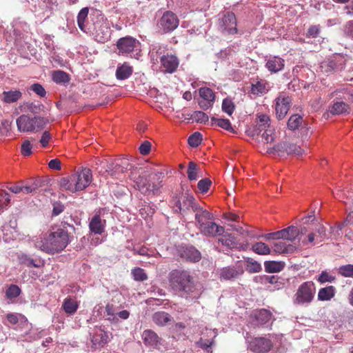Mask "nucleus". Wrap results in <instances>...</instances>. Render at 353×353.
Segmentation results:
<instances>
[{"label": "nucleus", "mask_w": 353, "mask_h": 353, "mask_svg": "<svg viewBox=\"0 0 353 353\" xmlns=\"http://www.w3.org/2000/svg\"><path fill=\"white\" fill-rule=\"evenodd\" d=\"M68 227L74 230L73 225L62 223L61 227L56 230L37 237L34 241V246L49 254L60 253L71 241L70 233L67 230Z\"/></svg>", "instance_id": "1"}, {"label": "nucleus", "mask_w": 353, "mask_h": 353, "mask_svg": "<svg viewBox=\"0 0 353 353\" xmlns=\"http://www.w3.org/2000/svg\"><path fill=\"white\" fill-rule=\"evenodd\" d=\"M129 177L134 183V187L145 195H155L159 193L163 187V173L149 172L143 168H134L131 170Z\"/></svg>", "instance_id": "2"}, {"label": "nucleus", "mask_w": 353, "mask_h": 353, "mask_svg": "<svg viewBox=\"0 0 353 353\" xmlns=\"http://www.w3.org/2000/svg\"><path fill=\"white\" fill-rule=\"evenodd\" d=\"M168 281L174 291L189 294L194 290L193 276L187 270L178 268L171 270L168 274Z\"/></svg>", "instance_id": "3"}, {"label": "nucleus", "mask_w": 353, "mask_h": 353, "mask_svg": "<svg viewBox=\"0 0 353 353\" xmlns=\"http://www.w3.org/2000/svg\"><path fill=\"white\" fill-rule=\"evenodd\" d=\"M150 55L154 63H158L159 59H160L161 64L165 72L173 73L179 66L178 58L174 54L168 53L166 45L154 46L150 52Z\"/></svg>", "instance_id": "4"}, {"label": "nucleus", "mask_w": 353, "mask_h": 353, "mask_svg": "<svg viewBox=\"0 0 353 353\" xmlns=\"http://www.w3.org/2000/svg\"><path fill=\"white\" fill-rule=\"evenodd\" d=\"M170 204L174 212L181 214L185 213L190 209L194 212L199 206L194 196L189 191L182 193L180 196H173Z\"/></svg>", "instance_id": "5"}, {"label": "nucleus", "mask_w": 353, "mask_h": 353, "mask_svg": "<svg viewBox=\"0 0 353 353\" xmlns=\"http://www.w3.org/2000/svg\"><path fill=\"white\" fill-rule=\"evenodd\" d=\"M316 288L312 281L303 283L297 289L294 296V303L297 305L310 303L314 297Z\"/></svg>", "instance_id": "6"}, {"label": "nucleus", "mask_w": 353, "mask_h": 353, "mask_svg": "<svg viewBox=\"0 0 353 353\" xmlns=\"http://www.w3.org/2000/svg\"><path fill=\"white\" fill-rule=\"evenodd\" d=\"M179 23L177 16L171 11H166L157 22V27L162 34L175 30Z\"/></svg>", "instance_id": "7"}, {"label": "nucleus", "mask_w": 353, "mask_h": 353, "mask_svg": "<svg viewBox=\"0 0 353 353\" xmlns=\"http://www.w3.org/2000/svg\"><path fill=\"white\" fill-rule=\"evenodd\" d=\"M292 104L291 98L283 92L279 93L274 100V107L276 118L283 119L288 114Z\"/></svg>", "instance_id": "8"}, {"label": "nucleus", "mask_w": 353, "mask_h": 353, "mask_svg": "<svg viewBox=\"0 0 353 353\" xmlns=\"http://www.w3.org/2000/svg\"><path fill=\"white\" fill-rule=\"evenodd\" d=\"M72 179L74 183L77 191H81L86 188L92 182V170L87 168H83L79 172L72 174Z\"/></svg>", "instance_id": "9"}, {"label": "nucleus", "mask_w": 353, "mask_h": 353, "mask_svg": "<svg viewBox=\"0 0 353 353\" xmlns=\"http://www.w3.org/2000/svg\"><path fill=\"white\" fill-rule=\"evenodd\" d=\"M130 164L127 160H114L106 165L105 172L116 179H121L122 175L128 170Z\"/></svg>", "instance_id": "10"}, {"label": "nucleus", "mask_w": 353, "mask_h": 353, "mask_svg": "<svg viewBox=\"0 0 353 353\" xmlns=\"http://www.w3.org/2000/svg\"><path fill=\"white\" fill-rule=\"evenodd\" d=\"M250 317L252 323L259 327L268 323L272 318V314L270 310L263 308L253 311Z\"/></svg>", "instance_id": "11"}, {"label": "nucleus", "mask_w": 353, "mask_h": 353, "mask_svg": "<svg viewBox=\"0 0 353 353\" xmlns=\"http://www.w3.org/2000/svg\"><path fill=\"white\" fill-rule=\"evenodd\" d=\"M250 350L255 353H267L273 347L271 340L260 337L254 339L250 344Z\"/></svg>", "instance_id": "12"}, {"label": "nucleus", "mask_w": 353, "mask_h": 353, "mask_svg": "<svg viewBox=\"0 0 353 353\" xmlns=\"http://www.w3.org/2000/svg\"><path fill=\"white\" fill-rule=\"evenodd\" d=\"M138 43L139 41H137L135 39L131 37H125L121 38L117 41V47L119 51V53L129 54L134 51L137 44Z\"/></svg>", "instance_id": "13"}, {"label": "nucleus", "mask_w": 353, "mask_h": 353, "mask_svg": "<svg viewBox=\"0 0 353 353\" xmlns=\"http://www.w3.org/2000/svg\"><path fill=\"white\" fill-rule=\"evenodd\" d=\"M109 341L108 333L101 327H95L91 336V342L94 347H103Z\"/></svg>", "instance_id": "14"}, {"label": "nucleus", "mask_w": 353, "mask_h": 353, "mask_svg": "<svg viewBox=\"0 0 353 353\" xmlns=\"http://www.w3.org/2000/svg\"><path fill=\"white\" fill-rule=\"evenodd\" d=\"M179 252L181 258L190 262H197L201 258L199 251L192 246L181 247Z\"/></svg>", "instance_id": "15"}, {"label": "nucleus", "mask_w": 353, "mask_h": 353, "mask_svg": "<svg viewBox=\"0 0 353 353\" xmlns=\"http://www.w3.org/2000/svg\"><path fill=\"white\" fill-rule=\"evenodd\" d=\"M242 268L234 266H228L220 270L219 279L221 281H231L236 279L243 274Z\"/></svg>", "instance_id": "16"}, {"label": "nucleus", "mask_w": 353, "mask_h": 353, "mask_svg": "<svg viewBox=\"0 0 353 353\" xmlns=\"http://www.w3.org/2000/svg\"><path fill=\"white\" fill-rule=\"evenodd\" d=\"M106 221L102 219L100 214L97 213L89 223L90 230L95 234H101L105 231Z\"/></svg>", "instance_id": "17"}, {"label": "nucleus", "mask_w": 353, "mask_h": 353, "mask_svg": "<svg viewBox=\"0 0 353 353\" xmlns=\"http://www.w3.org/2000/svg\"><path fill=\"white\" fill-rule=\"evenodd\" d=\"M194 212H195L196 223L199 230L212 219V214L200 205Z\"/></svg>", "instance_id": "18"}, {"label": "nucleus", "mask_w": 353, "mask_h": 353, "mask_svg": "<svg viewBox=\"0 0 353 353\" xmlns=\"http://www.w3.org/2000/svg\"><path fill=\"white\" fill-rule=\"evenodd\" d=\"M285 60L280 57H270L266 61L265 67L270 73L279 72L284 68Z\"/></svg>", "instance_id": "19"}, {"label": "nucleus", "mask_w": 353, "mask_h": 353, "mask_svg": "<svg viewBox=\"0 0 353 353\" xmlns=\"http://www.w3.org/2000/svg\"><path fill=\"white\" fill-rule=\"evenodd\" d=\"M222 23L224 30L229 34H234L237 32L236 19L233 12L226 13L222 19Z\"/></svg>", "instance_id": "20"}, {"label": "nucleus", "mask_w": 353, "mask_h": 353, "mask_svg": "<svg viewBox=\"0 0 353 353\" xmlns=\"http://www.w3.org/2000/svg\"><path fill=\"white\" fill-rule=\"evenodd\" d=\"M199 230L201 234L208 236H215L216 235H221L224 232L223 227L216 225L214 222H212V220L208 223H205Z\"/></svg>", "instance_id": "21"}, {"label": "nucleus", "mask_w": 353, "mask_h": 353, "mask_svg": "<svg viewBox=\"0 0 353 353\" xmlns=\"http://www.w3.org/2000/svg\"><path fill=\"white\" fill-rule=\"evenodd\" d=\"M17 128L20 132H32L34 128L32 125V118L28 115H21L17 119Z\"/></svg>", "instance_id": "22"}, {"label": "nucleus", "mask_w": 353, "mask_h": 353, "mask_svg": "<svg viewBox=\"0 0 353 353\" xmlns=\"http://www.w3.org/2000/svg\"><path fill=\"white\" fill-rule=\"evenodd\" d=\"M270 88L269 83L264 79H261L252 83L250 92L255 96H259L267 93Z\"/></svg>", "instance_id": "23"}, {"label": "nucleus", "mask_w": 353, "mask_h": 353, "mask_svg": "<svg viewBox=\"0 0 353 353\" xmlns=\"http://www.w3.org/2000/svg\"><path fill=\"white\" fill-rule=\"evenodd\" d=\"M153 322L159 326H165L173 321V318L164 311H159L152 315Z\"/></svg>", "instance_id": "24"}, {"label": "nucleus", "mask_w": 353, "mask_h": 353, "mask_svg": "<svg viewBox=\"0 0 353 353\" xmlns=\"http://www.w3.org/2000/svg\"><path fill=\"white\" fill-rule=\"evenodd\" d=\"M142 339L146 345L152 347H157L160 344V338L152 330H145L142 334Z\"/></svg>", "instance_id": "25"}, {"label": "nucleus", "mask_w": 353, "mask_h": 353, "mask_svg": "<svg viewBox=\"0 0 353 353\" xmlns=\"http://www.w3.org/2000/svg\"><path fill=\"white\" fill-rule=\"evenodd\" d=\"M133 72L132 67L129 63L125 62L119 65L116 70V77L117 79L124 80L130 77Z\"/></svg>", "instance_id": "26"}, {"label": "nucleus", "mask_w": 353, "mask_h": 353, "mask_svg": "<svg viewBox=\"0 0 353 353\" xmlns=\"http://www.w3.org/2000/svg\"><path fill=\"white\" fill-rule=\"evenodd\" d=\"M299 235V229L294 225L281 230L282 239L294 241Z\"/></svg>", "instance_id": "27"}, {"label": "nucleus", "mask_w": 353, "mask_h": 353, "mask_svg": "<svg viewBox=\"0 0 353 353\" xmlns=\"http://www.w3.org/2000/svg\"><path fill=\"white\" fill-rule=\"evenodd\" d=\"M329 110L332 114L338 115L349 113L350 107L343 101H336L330 107Z\"/></svg>", "instance_id": "28"}, {"label": "nucleus", "mask_w": 353, "mask_h": 353, "mask_svg": "<svg viewBox=\"0 0 353 353\" xmlns=\"http://www.w3.org/2000/svg\"><path fill=\"white\" fill-rule=\"evenodd\" d=\"M62 307L65 313L73 314L77 312L79 307V303L70 297H67L63 302Z\"/></svg>", "instance_id": "29"}, {"label": "nucleus", "mask_w": 353, "mask_h": 353, "mask_svg": "<svg viewBox=\"0 0 353 353\" xmlns=\"http://www.w3.org/2000/svg\"><path fill=\"white\" fill-rule=\"evenodd\" d=\"M335 293L336 288L334 286H327L319 290L318 299L320 301H330L334 296Z\"/></svg>", "instance_id": "30"}, {"label": "nucleus", "mask_w": 353, "mask_h": 353, "mask_svg": "<svg viewBox=\"0 0 353 353\" xmlns=\"http://www.w3.org/2000/svg\"><path fill=\"white\" fill-rule=\"evenodd\" d=\"M265 270L268 273L279 272L283 270L285 263L281 261H270L264 263Z\"/></svg>", "instance_id": "31"}, {"label": "nucleus", "mask_w": 353, "mask_h": 353, "mask_svg": "<svg viewBox=\"0 0 353 353\" xmlns=\"http://www.w3.org/2000/svg\"><path fill=\"white\" fill-rule=\"evenodd\" d=\"M21 97L22 93L19 90H10L3 92V101L7 103H14Z\"/></svg>", "instance_id": "32"}, {"label": "nucleus", "mask_w": 353, "mask_h": 353, "mask_svg": "<svg viewBox=\"0 0 353 353\" xmlns=\"http://www.w3.org/2000/svg\"><path fill=\"white\" fill-rule=\"evenodd\" d=\"M258 123L256 125V131L260 133L264 129L270 128V117L265 114H257Z\"/></svg>", "instance_id": "33"}, {"label": "nucleus", "mask_w": 353, "mask_h": 353, "mask_svg": "<svg viewBox=\"0 0 353 353\" xmlns=\"http://www.w3.org/2000/svg\"><path fill=\"white\" fill-rule=\"evenodd\" d=\"M211 125H217L225 130L234 132L230 121L227 119H218L213 117L211 119Z\"/></svg>", "instance_id": "34"}, {"label": "nucleus", "mask_w": 353, "mask_h": 353, "mask_svg": "<svg viewBox=\"0 0 353 353\" xmlns=\"http://www.w3.org/2000/svg\"><path fill=\"white\" fill-rule=\"evenodd\" d=\"M52 81L59 84H65L70 81V76L62 70L54 71L52 74Z\"/></svg>", "instance_id": "35"}, {"label": "nucleus", "mask_w": 353, "mask_h": 353, "mask_svg": "<svg viewBox=\"0 0 353 353\" xmlns=\"http://www.w3.org/2000/svg\"><path fill=\"white\" fill-rule=\"evenodd\" d=\"M188 116L189 117V119H191L196 123H206L209 121L208 116L202 111H194Z\"/></svg>", "instance_id": "36"}, {"label": "nucleus", "mask_w": 353, "mask_h": 353, "mask_svg": "<svg viewBox=\"0 0 353 353\" xmlns=\"http://www.w3.org/2000/svg\"><path fill=\"white\" fill-rule=\"evenodd\" d=\"M303 117L299 114H293L292 115L288 121V128L290 130H295L299 128V127L303 123Z\"/></svg>", "instance_id": "37"}, {"label": "nucleus", "mask_w": 353, "mask_h": 353, "mask_svg": "<svg viewBox=\"0 0 353 353\" xmlns=\"http://www.w3.org/2000/svg\"><path fill=\"white\" fill-rule=\"evenodd\" d=\"M60 186L62 189L70 191L71 192H77L74 185V183L72 179V175L68 177L62 178L60 180Z\"/></svg>", "instance_id": "38"}, {"label": "nucleus", "mask_w": 353, "mask_h": 353, "mask_svg": "<svg viewBox=\"0 0 353 353\" xmlns=\"http://www.w3.org/2000/svg\"><path fill=\"white\" fill-rule=\"evenodd\" d=\"M252 250L258 254L266 255L270 254V248L263 242H257L252 246Z\"/></svg>", "instance_id": "39"}, {"label": "nucleus", "mask_w": 353, "mask_h": 353, "mask_svg": "<svg viewBox=\"0 0 353 353\" xmlns=\"http://www.w3.org/2000/svg\"><path fill=\"white\" fill-rule=\"evenodd\" d=\"M199 168L196 163L190 161L187 170L188 178L190 181H195L198 179V173Z\"/></svg>", "instance_id": "40"}, {"label": "nucleus", "mask_w": 353, "mask_h": 353, "mask_svg": "<svg viewBox=\"0 0 353 353\" xmlns=\"http://www.w3.org/2000/svg\"><path fill=\"white\" fill-rule=\"evenodd\" d=\"M199 95L202 99L213 102L215 100V94L212 89L209 88H201L199 90Z\"/></svg>", "instance_id": "41"}, {"label": "nucleus", "mask_w": 353, "mask_h": 353, "mask_svg": "<svg viewBox=\"0 0 353 353\" xmlns=\"http://www.w3.org/2000/svg\"><path fill=\"white\" fill-rule=\"evenodd\" d=\"M131 274L134 280L137 281H144L148 279V275L142 268H135L132 270Z\"/></svg>", "instance_id": "42"}, {"label": "nucleus", "mask_w": 353, "mask_h": 353, "mask_svg": "<svg viewBox=\"0 0 353 353\" xmlns=\"http://www.w3.org/2000/svg\"><path fill=\"white\" fill-rule=\"evenodd\" d=\"M32 125L34 128V131H38L43 129L48 123L46 118L41 117H34L32 118Z\"/></svg>", "instance_id": "43"}, {"label": "nucleus", "mask_w": 353, "mask_h": 353, "mask_svg": "<svg viewBox=\"0 0 353 353\" xmlns=\"http://www.w3.org/2000/svg\"><path fill=\"white\" fill-rule=\"evenodd\" d=\"M338 274L344 277L353 278V264L341 265L338 268Z\"/></svg>", "instance_id": "44"}, {"label": "nucleus", "mask_w": 353, "mask_h": 353, "mask_svg": "<svg viewBox=\"0 0 353 353\" xmlns=\"http://www.w3.org/2000/svg\"><path fill=\"white\" fill-rule=\"evenodd\" d=\"M21 263L24 264L28 268L34 267L39 268L41 266V261L34 260L27 255H22L20 258Z\"/></svg>", "instance_id": "45"}, {"label": "nucleus", "mask_w": 353, "mask_h": 353, "mask_svg": "<svg viewBox=\"0 0 353 353\" xmlns=\"http://www.w3.org/2000/svg\"><path fill=\"white\" fill-rule=\"evenodd\" d=\"M88 12H89V10H88V8H83L79 11V12L78 14L77 23H78L79 28L81 30H84V27H85L84 23L88 17Z\"/></svg>", "instance_id": "46"}, {"label": "nucleus", "mask_w": 353, "mask_h": 353, "mask_svg": "<svg viewBox=\"0 0 353 353\" xmlns=\"http://www.w3.org/2000/svg\"><path fill=\"white\" fill-rule=\"evenodd\" d=\"M212 181L208 178H204L198 182L197 188L201 193L205 194L210 190Z\"/></svg>", "instance_id": "47"}, {"label": "nucleus", "mask_w": 353, "mask_h": 353, "mask_svg": "<svg viewBox=\"0 0 353 353\" xmlns=\"http://www.w3.org/2000/svg\"><path fill=\"white\" fill-rule=\"evenodd\" d=\"M202 141V134L199 132H195L188 138V143L190 146L196 148L199 146Z\"/></svg>", "instance_id": "48"}, {"label": "nucleus", "mask_w": 353, "mask_h": 353, "mask_svg": "<svg viewBox=\"0 0 353 353\" xmlns=\"http://www.w3.org/2000/svg\"><path fill=\"white\" fill-rule=\"evenodd\" d=\"M235 108V105L231 99H225L222 103V110L228 115H232Z\"/></svg>", "instance_id": "49"}, {"label": "nucleus", "mask_w": 353, "mask_h": 353, "mask_svg": "<svg viewBox=\"0 0 353 353\" xmlns=\"http://www.w3.org/2000/svg\"><path fill=\"white\" fill-rule=\"evenodd\" d=\"M303 150L296 144L287 142L286 153L288 154L301 155Z\"/></svg>", "instance_id": "50"}, {"label": "nucleus", "mask_w": 353, "mask_h": 353, "mask_svg": "<svg viewBox=\"0 0 353 353\" xmlns=\"http://www.w3.org/2000/svg\"><path fill=\"white\" fill-rule=\"evenodd\" d=\"M21 289L16 285H11L6 290V296L10 299L16 298L19 296Z\"/></svg>", "instance_id": "51"}, {"label": "nucleus", "mask_w": 353, "mask_h": 353, "mask_svg": "<svg viewBox=\"0 0 353 353\" xmlns=\"http://www.w3.org/2000/svg\"><path fill=\"white\" fill-rule=\"evenodd\" d=\"M263 131L264 132L261 134L262 141L265 143H272L274 140L272 130L268 128L264 129Z\"/></svg>", "instance_id": "52"}, {"label": "nucleus", "mask_w": 353, "mask_h": 353, "mask_svg": "<svg viewBox=\"0 0 353 353\" xmlns=\"http://www.w3.org/2000/svg\"><path fill=\"white\" fill-rule=\"evenodd\" d=\"M10 202V196L5 190L0 191V210L6 207Z\"/></svg>", "instance_id": "53"}, {"label": "nucleus", "mask_w": 353, "mask_h": 353, "mask_svg": "<svg viewBox=\"0 0 353 353\" xmlns=\"http://www.w3.org/2000/svg\"><path fill=\"white\" fill-rule=\"evenodd\" d=\"M287 150V142H282L275 145L272 148H268L269 153H272L274 151L278 153H286Z\"/></svg>", "instance_id": "54"}, {"label": "nucleus", "mask_w": 353, "mask_h": 353, "mask_svg": "<svg viewBox=\"0 0 353 353\" xmlns=\"http://www.w3.org/2000/svg\"><path fill=\"white\" fill-rule=\"evenodd\" d=\"M21 152L25 157H28L32 154V145L30 141L26 140L23 142Z\"/></svg>", "instance_id": "55"}, {"label": "nucleus", "mask_w": 353, "mask_h": 353, "mask_svg": "<svg viewBox=\"0 0 353 353\" xmlns=\"http://www.w3.org/2000/svg\"><path fill=\"white\" fill-rule=\"evenodd\" d=\"M336 279L335 276L330 275L327 272L323 271L321 274L319 275L318 281L321 283H324L326 282H333Z\"/></svg>", "instance_id": "56"}, {"label": "nucleus", "mask_w": 353, "mask_h": 353, "mask_svg": "<svg viewBox=\"0 0 353 353\" xmlns=\"http://www.w3.org/2000/svg\"><path fill=\"white\" fill-rule=\"evenodd\" d=\"M291 246L289 247L286 245V244L283 242H276L274 243V251L278 253H285L288 252L289 250V248H290Z\"/></svg>", "instance_id": "57"}, {"label": "nucleus", "mask_w": 353, "mask_h": 353, "mask_svg": "<svg viewBox=\"0 0 353 353\" xmlns=\"http://www.w3.org/2000/svg\"><path fill=\"white\" fill-rule=\"evenodd\" d=\"M320 26H311L306 33V37L308 38H316L320 33Z\"/></svg>", "instance_id": "58"}, {"label": "nucleus", "mask_w": 353, "mask_h": 353, "mask_svg": "<svg viewBox=\"0 0 353 353\" xmlns=\"http://www.w3.org/2000/svg\"><path fill=\"white\" fill-rule=\"evenodd\" d=\"M220 242H221L222 245H225L230 248H234L236 246V242L233 237L228 236V237L223 236L219 239Z\"/></svg>", "instance_id": "59"}, {"label": "nucleus", "mask_w": 353, "mask_h": 353, "mask_svg": "<svg viewBox=\"0 0 353 353\" xmlns=\"http://www.w3.org/2000/svg\"><path fill=\"white\" fill-rule=\"evenodd\" d=\"M31 90L41 97H44L46 94L44 88L39 83L32 84L31 85Z\"/></svg>", "instance_id": "60"}, {"label": "nucleus", "mask_w": 353, "mask_h": 353, "mask_svg": "<svg viewBox=\"0 0 353 353\" xmlns=\"http://www.w3.org/2000/svg\"><path fill=\"white\" fill-rule=\"evenodd\" d=\"M139 152L142 155H147L151 150V143L148 141H143L139 146Z\"/></svg>", "instance_id": "61"}, {"label": "nucleus", "mask_w": 353, "mask_h": 353, "mask_svg": "<svg viewBox=\"0 0 353 353\" xmlns=\"http://www.w3.org/2000/svg\"><path fill=\"white\" fill-rule=\"evenodd\" d=\"M105 312L107 314V316L109 317L108 318V320L110 321H112L115 319V314H114V307L112 304H107L105 306Z\"/></svg>", "instance_id": "62"}, {"label": "nucleus", "mask_w": 353, "mask_h": 353, "mask_svg": "<svg viewBox=\"0 0 353 353\" xmlns=\"http://www.w3.org/2000/svg\"><path fill=\"white\" fill-rule=\"evenodd\" d=\"M263 237L266 240H271V239L279 240V239H282L281 230L274 232L268 233V234H265L263 236Z\"/></svg>", "instance_id": "63"}, {"label": "nucleus", "mask_w": 353, "mask_h": 353, "mask_svg": "<svg viewBox=\"0 0 353 353\" xmlns=\"http://www.w3.org/2000/svg\"><path fill=\"white\" fill-rule=\"evenodd\" d=\"M50 139H51V135H50V132L48 131H45L42 134L41 138L39 141L42 147L46 148L48 145Z\"/></svg>", "instance_id": "64"}]
</instances>
